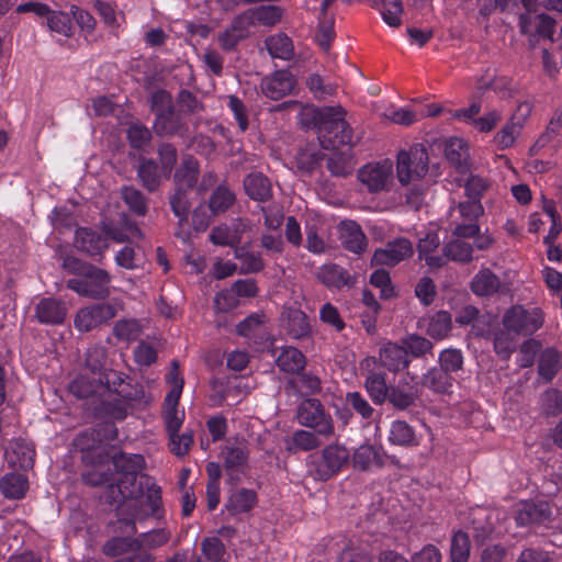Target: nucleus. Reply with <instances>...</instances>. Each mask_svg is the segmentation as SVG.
Segmentation results:
<instances>
[{
	"mask_svg": "<svg viewBox=\"0 0 562 562\" xmlns=\"http://www.w3.org/2000/svg\"><path fill=\"white\" fill-rule=\"evenodd\" d=\"M346 114L345 109L337 105L317 108L312 116L321 146L326 150H333L326 167L336 177H347L353 171L350 155L338 151L341 146L353 145V131L346 121Z\"/></svg>",
	"mask_w": 562,
	"mask_h": 562,
	"instance_id": "1",
	"label": "nucleus"
},
{
	"mask_svg": "<svg viewBox=\"0 0 562 562\" xmlns=\"http://www.w3.org/2000/svg\"><path fill=\"white\" fill-rule=\"evenodd\" d=\"M64 267L77 276L67 280V289L91 300H105L110 296L112 276L105 269L76 257H67Z\"/></svg>",
	"mask_w": 562,
	"mask_h": 562,
	"instance_id": "2",
	"label": "nucleus"
},
{
	"mask_svg": "<svg viewBox=\"0 0 562 562\" xmlns=\"http://www.w3.org/2000/svg\"><path fill=\"white\" fill-rule=\"evenodd\" d=\"M112 463L120 477L116 486L122 497H139L144 493V477L138 474L145 467V459L142 454L126 453L119 451L112 456Z\"/></svg>",
	"mask_w": 562,
	"mask_h": 562,
	"instance_id": "3",
	"label": "nucleus"
},
{
	"mask_svg": "<svg viewBox=\"0 0 562 562\" xmlns=\"http://www.w3.org/2000/svg\"><path fill=\"white\" fill-rule=\"evenodd\" d=\"M349 460L350 452L344 445L331 443L314 457L310 472L316 481L326 482L339 474Z\"/></svg>",
	"mask_w": 562,
	"mask_h": 562,
	"instance_id": "4",
	"label": "nucleus"
},
{
	"mask_svg": "<svg viewBox=\"0 0 562 562\" xmlns=\"http://www.w3.org/2000/svg\"><path fill=\"white\" fill-rule=\"evenodd\" d=\"M429 169V157L427 149L419 144L412 146L408 150H401L397 155V179L401 184L406 186L414 180L424 178Z\"/></svg>",
	"mask_w": 562,
	"mask_h": 562,
	"instance_id": "5",
	"label": "nucleus"
},
{
	"mask_svg": "<svg viewBox=\"0 0 562 562\" xmlns=\"http://www.w3.org/2000/svg\"><path fill=\"white\" fill-rule=\"evenodd\" d=\"M543 313L538 307L526 308L522 305L509 307L503 315L502 324L516 336H531L543 325Z\"/></svg>",
	"mask_w": 562,
	"mask_h": 562,
	"instance_id": "6",
	"label": "nucleus"
},
{
	"mask_svg": "<svg viewBox=\"0 0 562 562\" xmlns=\"http://www.w3.org/2000/svg\"><path fill=\"white\" fill-rule=\"evenodd\" d=\"M297 420L302 426L314 429L326 438L334 435V422L318 398H306L297 408Z\"/></svg>",
	"mask_w": 562,
	"mask_h": 562,
	"instance_id": "7",
	"label": "nucleus"
},
{
	"mask_svg": "<svg viewBox=\"0 0 562 562\" xmlns=\"http://www.w3.org/2000/svg\"><path fill=\"white\" fill-rule=\"evenodd\" d=\"M102 395L122 396L127 400H143L145 391L142 384L124 372L113 369L104 370L102 373Z\"/></svg>",
	"mask_w": 562,
	"mask_h": 562,
	"instance_id": "8",
	"label": "nucleus"
},
{
	"mask_svg": "<svg viewBox=\"0 0 562 562\" xmlns=\"http://www.w3.org/2000/svg\"><path fill=\"white\" fill-rule=\"evenodd\" d=\"M117 314L116 304L103 302L83 306L76 313L74 325L80 333H88L108 324Z\"/></svg>",
	"mask_w": 562,
	"mask_h": 562,
	"instance_id": "9",
	"label": "nucleus"
},
{
	"mask_svg": "<svg viewBox=\"0 0 562 562\" xmlns=\"http://www.w3.org/2000/svg\"><path fill=\"white\" fill-rule=\"evenodd\" d=\"M417 379L418 374L416 372L406 371V374L398 380L397 384H390L386 402L395 411H407L416 405L420 396Z\"/></svg>",
	"mask_w": 562,
	"mask_h": 562,
	"instance_id": "10",
	"label": "nucleus"
},
{
	"mask_svg": "<svg viewBox=\"0 0 562 562\" xmlns=\"http://www.w3.org/2000/svg\"><path fill=\"white\" fill-rule=\"evenodd\" d=\"M116 520L111 526L115 533L120 536L133 537L137 532L136 521H144L145 515L142 513V501L136 497H123L115 509Z\"/></svg>",
	"mask_w": 562,
	"mask_h": 562,
	"instance_id": "11",
	"label": "nucleus"
},
{
	"mask_svg": "<svg viewBox=\"0 0 562 562\" xmlns=\"http://www.w3.org/2000/svg\"><path fill=\"white\" fill-rule=\"evenodd\" d=\"M154 132L160 137L178 136L187 138L190 135L189 123L176 108L161 112L155 116Z\"/></svg>",
	"mask_w": 562,
	"mask_h": 562,
	"instance_id": "12",
	"label": "nucleus"
},
{
	"mask_svg": "<svg viewBox=\"0 0 562 562\" xmlns=\"http://www.w3.org/2000/svg\"><path fill=\"white\" fill-rule=\"evenodd\" d=\"M142 401L127 400L115 395H102L99 404L94 407V415L97 418L105 420L122 422L127 417L130 409Z\"/></svg>",
	"mask_w": 562,
	"mask_h": 562,
	"instance_id": "13",
	"label": "nucleus"
},
{
	"mask_svg": "<svg viewBox=\"0 0 562 562\" xmlns=\"http://www.w3.org/2000/svg\"><path fill=\"white\" fill-rule=\"evenodd\" d=\"M406 351L401 341L384 342L379 349L380 366L394 374L408 370L411 359Z\"/></svg>",
	"mask_w": 562,
	"mask_h": 562,
	"instance_id": "14",
	"label": "nucleus"
},
{
	"mask_svg": "<svg viewBox=\"0 0 562 562\" xmlns=\"http://www.w3.org/2000/svg\"><path fill=\"white\" fill-rule=\"evenodd\" d=\"M236 334L248 339L249 342L263 347L269 340L263 313H251L236 325Z\"/></svg>",
	"mask_w": 562,
	"mask_h": 562,
	"instance_id": "15",
	"label": "nucleus"
},
{
	"mask_svg": "<svg viewBox=\"0 0 562 562\" xmlns=\"http://www.w3.org/2000/svg\"><path fill=\"white\" fill-rule=\"evenodd\" d=\"M295 86V78L288 70H276L260 82L262 94L278 101L290 94Z\"/></svg>",
	"mask_w": 562,
	"mask_h": 562,
	"instance_id": "16",
	"label": "nucleus"
},
{
	"mask_svg": "<svg viewBox=\"0 0 562 562\" xmlns=\"http://www.w3.org/2000/svg\"><path fill=\"white\" fill-rule=\"evenodd\" d=\"M413 255V247L408 239L396 238L386 244L385 248L374 251L372 262L380 266L394 267Z\"/></svg>",
	"mask_w": 562,
	"mask_h": 562,
	"instance_id": "17",
	"label": "nucleus"
},
{
	"mask_svg": "<svg viewBox=\"0 0 562 562\" xmlns=\"http://www.w3.org/2000/svg\"><path fill=\"white\" fill-rule=\"evenodd\" d=\"M74 246L78 251L89 257H102L109 245L106 237L98 231L90 227H79L75 233Z\"/></svg>",
	"mask_w": 562,
	"mask_h": 562,
	"instance_id": "18",
	"label": "nucleus"
},
{
	"mask_svg": "<svg viewBox=\"0 0 562 562\" xmlns=\"http://www.w3.org/2000/svg\"><path fill=\"white\" fill-rule=\"evenodd\" d=\"M65 302L56 297H43L35 305V318L42 325H61L67 317Z\"/></svg>",
	"mask_w": 562,
	"mask_h": 562,
	"instance_id": "19",
	"label": "nucleus"
},
{
	"mask_svg": "<svg viewBox=\"0 0 562 562\" xmlns=\"http://www.w3.org/2000/svg\"><path fill=\"white\" fill-rule=\"evenodd\" d=\"M144 479V493L138 498L142 501V513L145 515V520L149 517L161 519L165 516L161 487L151 482L150 476Z\"/></svg>",
	"mask_w": 562,
	"mask_h": 562,
	"instance_id": "20",
	"label": "nucleus"
},
{
	"mask_svg": "<svg viewBox=\"0 0 562 562\" xmlns=\"http://www.w3.org/2000/svg\"><path fill=\"white\" fill-rule=\"evenodd\" d=\"M550 516L551 508L547 502L526 501L519 504L515 520L518 527H526L544 522Z\"/></svg>",
	"mask_w": 562,
	"mask_h": 562,
	"instance_id": "21",
	"label": "nucleus"
},
{
	"mask_svg": "<svg viewBox=\"0 0 562 562\" xmlns=\"http://www.w3.org/2000/svg\"><path fill=\"white\" fill-rule=\"evenodd\" d=\"M200 176V164L198 159L190 155H183L179 167L173 175L175 188L192 190Z\"/></svg>",
	"mask_w": 562,
	"mask_h": 562,
	"instance_id": "22",
	"label": "nucleus"
},
{
	"mask_svg": "<svg viewBox=\"0 0 562 562\" xmlns=\"http://www.w3.org/2000/svg\"><path fill=\"white\" fill-rule=\"evenodd\" d=\"M319 281L329 289L341 290L351 288L355 278L347 269L336 263L324 265L318 272Z\"/></svg>",
	"mask_w": 562,
	"mask_h": 562,
	"instance_id": "23",
	"label": "nucleus"
},
{
	"mask_svg": "<svg viewBox=\"0 0 562 562\" xmlns=\"http://www.w3.org/2000/svg\"><path fill=\"white\" fill-rule=\"evenodd\" d=\"M102 374L83 373L79 374L69 384V391L78 398H90L102 396Z\"/></svg>",
	"mask_w": 562,
	"mask_h": 562,
	"instance_id": "24",
	"label": "nucleus"
},
{
	"mask_svg": "<svg viewBox=\"0 0 562 562\" xmlns=\"http://www.w3.org/2000/svg\"><path fill=\"white\" fill-rule=\"evenodd\" d=\"M340 240L345 249L358 255L367 248V237L360 225L353 221L341 223Z\"/></svg>",
	"mask_w": 562,
	"mask_h": 562,
	"instance_id": "25",
	"label": "nucleus"
},
{
	"mask_svg": "<svg viewBox=\"0 0 562 562\" xmlns=\"http://www.w3.org/2000/svg\"><path fill=\"white\" fill-rule=\"evenodd\" d=\"M280 371L288 374H300L306 367L305 355L295 347H283L276 358Z\"/></svg>",
	"mask_w": 562,
	"mask_h": 562,
	"instance_id": "26",
	"label": "nucleus"
},
{
	"mask_svg": "<svg viewBox=\"0 0 562 562\" xmlns=\"http://www.w3.org/2000/svg\"><path fill=\"white\" fill-rule=\"evenodd\" d=\"M454 378L442 368L432 367L423 374L420 384L437 394H449L453 386Z\"/></svg>",
	"mask_w": 562,
	"mask_h": 562,
	"instance_id": "27",
	"label": "nucleus"
},
{
	"mask_svg": "<svg viewBox=\"0 0 562 562\" xmlns=\"http://www.w3.org/2000/svg\"><path fill=\"white\" fill-rule=\"evenodd\" d=\"M258 503V495L251 488L241 487L233 492L225 505L232 516L251 512Z\"/></svg>",
	"mask_w": 562,
	"mask_h": 562,
	"instance_id": "28",
	"label": "nucleus"
},
{
	"mask_svg": "<svg viewBox=\"0 0 562 562\" xmlns=\"http://www.w3.org/2000/svg\"><path fill=\"white\" fill-rule=\"evenodd\" d=\"M246 194L255 201L266 202L272 198L269 178L261 172H251L244 180Z\"/></svg>",
	"mask_w": 562,
	"mask_h": 562,
	"instance_id": "29",
	"label": "nucleus"
},
{
	"mask_svg": "<svg viewBox=\"0 0 562 562\" xmlns=\"http://www.w3.org/2000/svg\"><path fill=\"white\" fill-rule=\"evenodd\" d=\"M445 156L459 171L464 172L469 169L470 154L464 139L450 137L445 145Z\"/></svg>",
	"mask_w": 562,
	"mask_h": 562,
	"instance_id": "30",
	"label": "nucleus"
},
{
	"mask_svg": "<svg viewBox=\"0 0 562 562\" xmlns=\"http://www.w3.org/2000/svg\"><path fill=\"white\" fill-rule=\"evenodd\" d=\"M390 177V168L383 165H366L359 171L360 181L370 191L378 192L385 188Z\"/></svg>",
	"mask_w": 562,
	"mask_h": 562,
	"instance_id": "31",
	"label": "nucleus"
},
{
	"mask_svg": "<svg viewBox=\"0 0 562 562\" xmlns=\"http://www.w3.org/2000/svg\"><path fill=\"white\" fill-rule=\"evenodd\" d=\"M364 389L375 405H382L387 400L390 385L386 382V373L372 370L364 380Z\"/></svg>",
	"mask_w": 562,
	"mask_h": 562,
	"instance_id": "32",
	"label": "nucleus"
},
{
	"mask_svg": "<svg viewBox=\"0 0 562 562\" xmlns=\"http://www.w3.org/2000/svg\"><path fill=\"white\" fill-rule=\"evenodd\" d=\"M389 441L400 447H416L419 440L415 429L405 420L396 419L391 423Z\"/></svg>",
	"mask_w": 562,
	"mask_h": 562,
	"instance_id": "33",
	"label": "nucleus"
},
{
	"mask_svg": "<svg viewBox=\"0 0 562 562\" xmlns=\"http://www.w3.org/2000/svg\"><path fill=\"white\" fill-rule=\"evenodd\" d=\"M29 488V481L21 473H7L0 480V490L5 498L21 499Z\"/></svg>",
	"mask_w": 562,
	"mask_h": 562,
	"instance_id": "34",
	"label": "nucleus"
},
{
	"mask_svg": "<svg viewBox=\"0 0 562 562\" xmlns=\"http://www.w3.org/2000/svg\"><path fill=\"white\" fill-rule=\"evenodd\" d=\"M265 46L272 58L290 60L294 55L293 42L285 33L268 36Z\"/></svg>",
	"mask_w": 562,
	"mask_h": 562,
	"instance_id": "35",
	"label": "nucleus"
},
{
	"mask_svg": "<svg viewBox=\"0 0 562 562\" xmlns=\"http://www.w3.org/2000/svg\"><path fill=\"white\" fill-rule=\"evenodd\" d=\"M353 465L359 470L370 471L383 468L384 460L380 451L373 446L363 445L353 453Z\"/></svg>",
	"mask_w": 562,
	"mask_h": 562,
	"instance_id": "36",
	"label": "nucleus"
},
{
	"mask_svg": "<svg viewBox=\"0 0 562 562\" xmlns=\"http://www.w3.org/2000/svg\"><path fill=\"white\" fill-rule=\"evenodd\" d=\"M169 204L172 213L178 218V225L181 231L188 226L191 202L189 190L175 188L173 194L169 198Z\"/></svg>",
	"mask_w": 562,
	"mask_h": 562,
	"instance_id": "37",
	"label": "nucleus"
},
{
	"mask_svg": "<svg viewBox=\"0 0 562 562\" xmlns=\"http://www.w3.org/2000/svg\"><path fill=\"white\" fill-rule=\"evenodd\" d=\"M499 278L490 269H481L472 279L471 290L480 296H488L498 292Z\"/></svg>",
	"mask_w": 562,
	"mask_h": 562,
	"instance_id": "38",
	"label": "nucleus"
},
{
	"mask_svg": "<svg viewBox=\"0 0 562 562\" xmlns=\"http://www.w3.org/2000/svg\"><path fill=\"white\" fill-rule=\"evenodd\" d=\"M136 537L115 536L108 539L102 547V552L110 558L125 555L131 551H137Z\"/></svg>",
	"mask_w": 562,
	"mask_h": 562,
	"instance_id": "39",
	"label": "nucleus"
},
{
	"mask_svg": "<svg viewBox=\"0 0 562 562\" xmlns=\"http://www.w3.org/2000/svg\"><path fill=\"white\" fill-rule=\"evenodd\" d=\"M401 344L407 350L408 359H419L424 358L427 355H432L434 344L417 334H408L403 337Z\"/></svg>",
	"mask_w": 562,
	"mask_h": 562,
	"instance_id": "40",
	"label": "nucleus"
},
{
	"mask_svg": "<svg viewBox=\"0 0 562 562\" xmlns=\"http://www.w3.org/2000/svg\"><path fill=\"white\" fill-rule=\"evenodd\" d=\"M286 329L289 335L294 339L308 337L312 331L307 315L299 308L288 312Z\"/></svg>",
	"mask_w": 562,
	"mask_h": 562,
	"instance_id": "41",
	"label": "nucleus"
},
{
	"mask_svg": "<svg viewBox=\"0 0 562 562\" xmlns=\"http://www.w3.org/2000/svg\"><path fill=\"white\" fill-rule=\"evenodd\" d=\"M560 356L553 348L544 349L539 357L538 374L546 381L551 382L560 370Z\"/></svg>",
	"mask_w": 562,
	"mask_h": 562,
	"instance_id": "42",
	"label": "nucleus"
},
{
	"mask_svg": "<svg viewBox=\"0 0 562 562\" xmlns=\"http://www.w3.org/2000/svg\"><path fill=\"white\" fill-rule=\"evenodd\" d=\"M471 551V541L469 535L463 530L453 532L450 541V562H468Z\"/></svg>",
	"mask_w": 562,
	"mask_h": 562,
	"instance_id": "43",
	"label": "nucleus"
},
{
	"mask_svg": "<svg viewBox=\"0 0 562 562\" xmlns=\"http://www.w3.org/2000/svg\"><path fill=\"white\" fill-rule=\"evenodd\" d=\"M171 531L167 528L151 529L147 532L139 533L137 539L138 550H154L158 549L169 542Z\"/></svg>",
	"mask_w": 562,
	"mask_h": 562,
	"instance_id": "44",
	"label": "nucleus"
},
{
	"mask_svg": "<svg viewBox=\"0 0 562 562\" xmlns=\"http://www.w3.org/2000/svg\"><path fill=\"white\" fill-rule=\"evenodd\" d=\"M236 201L235 193L226 186H218L209 200V209L213 215L225 213Z\"/></svg>",
	"mask_w": 562,
	"mask_h": 562,
	"instance_id": "45",
	"label": "nucleus"
},
{
	"mask_svg": "<svg viewBox=\"0 0 562 562\" xmlns=\"http://www.w3.org/2000/svg\"><path fill=\"white\" fill-rule=\"evenodd\" d=\"M443 251L452 261L467 263L473 259V245L456 237L443 246Z\"/></svg>",
	"mask_w": 562,
	"mask_h": 562,
	"instance_id": "46",
	"label": "nucleus"
},
{
	"mask_svg": "<svg viewBox=\"0 0 562 562\" xmlns=\"http://www.w3.org/2000/svg\"><path fill=\"white\" fill-rule=\"evenodd\" d=\"M235 258L240 262L244 273H258L265 268V262L259 252L249 250L246 246L235 248Z\"/></svg>",
	"mask_w": 562,
	"mask_h": 562,
	"instance_id": "47",
	"label": "nucleus"
},
{
	"mask_svg": "<svg viewBox=\"0 0 562 562\" xmlns=\"http://www.w3.org/2000/svg\"><path fill=\"white\" fill-rule=\"evenodd\" d=\"M137 176L149 192L156 191L160 186L159 166L154 159L143 160L139 164Z\"/></svg>",
	"mask_w": 562,
	"mask_h": 562,
	"instance_id": "48",
	"label": "nucleus"
},
{
	"mask_svg": "<svg viewBox=\"0 0 562 562\" xmlns=\"http://www.w3.org/2000/svg\"><path fill=\"white\" fill-rule=\"evenodd\" d=\"M452 329V318L449 312L439 311L435 313L428 323V335L437 340H441L448 336Z\"/></svg>",
	"mask_w": 562,
	"mask_h": 562,
	"instance_id": "49",
	"label": "nucleus"
},
{
	"mask_svg": "<svg viewBox=\"0 0 562 562\" xmlns=\"http://www.w3.org/2000/svg\"><path fill=\"white\" fill-rule=\"evenodd\" d=\"M178 405L179 401H175V403H172L168 401V397H165L162 419L167 435L171 432H179L184 422V411H180Z\"/></svg>",
	"mask_w": 562,
	"mask_h": 562,
	"instance_id": "50",
	"label": "nucleus"
},
{
	"mask_svg": "<svg viewBox=\"0 0 562 562\" xmlns=\"http://www.w3.org/2000/svg\"><path fill=\"white\" fill-rule=\"evenodd\" d=\"M249 450L247 446L226 447L224 450V467L227 472L239 471L248 462Z\"/></svg>",
	"mask_w": 562,
	"mask_h": 562,
	"instance_id": "51",
	"label": "nucleus"
},
{
	"mask_svg": "<svg viewBox=\"0 0 562 562\" xmlns=\"http://www.w3.org/2000/svg\"><path fill=\"white\" fill-rule=\"evenodd\" d=\"M249 10L252 15L254 23H258L263 26H274L283 16V9L274 4L260 5Z\"/></svg>",
	"mask_w": 562,
	"mask_h": 562,
	"instance_id": "52",
	"label": "nucleus"
},
{
	"mask_svg": "<svg viewBox=\"0 0 562 562\" xmlns=\"http://www.w3.org/2000/svg\"><path fill=\"white\" fill-rule=\"evenodd\" d=\"M383 21L391 27L402 24L403 3L401 0H380L376 4Z\"/></svg>",
	"mask_w": 562,
	"mask_h": 562,
	"instance_id": "53",
	"label": "nucleus"
},
{
	"mask_svg": "<svg viewBox=\"0 0 562 562\" xmlns=\"http://www.w3.org/2000/svg\"><path fill=\"white\" fill-rule=\"evenodd\" d=\"M46 18L47 26L52 32L58 33L65 37H71L74 35V25L68 13L50 9V13L47 14Z\"/></svg>",
	"mask_w": 562,
	"mask_h": 562,
	"instance_id": "54",
	"label": "nucleus"
},
{
	"mask_svg": "<svg viewBox=\"0 0 562 562\" xmlns=\"http://www.w3.org/2000/svg\"><path fill=\"white\" fill-rule=\"evenodd\" d=\"M122 199L133 214L144 216L147 213L148 202L139 190L133 187H124Z\"/></svg>",
	"mask_w": 562,
	"mask_h": 562,
	"instance_id": "55",
	"label": "nucleus"
},
{
	"mask_svg": "<svg viewBox=\"0 0 562 562\" xmlns=\"http://www.w3.org/2000/svg\"><path fill=\"white\" fill-rule=\"evenodd\" d=\"M562 131V108H557L546 127V131L538 137L535 147L542 148L550 144Z\"/></svg>",
	"mask_w": 562,
	"mask_h": 562,
	"instance_id": "56",
	"label": "nucleus"
},
{
	"mask_svg": "<svg viewBox=\"0 0 562 562\" xmlns=\"http://www.w3.org/2000/svg\"><path fill=\"white\" fill-rule=\"evenodd\" d=\"M345 401L348 408L360 415L363 419L369 420L373 417L374 408L360 392H348Z\"/></svg>",
	"mask_w": 562,
	"mask_h": 562,
	"instance_id": "57",
	"label": "nucleus"
},
{
	"mask_svg": "<svg viewBox=\"0 0 562 562\" xmlns=\"http://www.w3.org/2000/svg\"><path fill=\"white\" fill-rule=\"evenodd\" d=\"M494 351L502 359H508L515 350V339L513 331H508L505 327L497 329L493 338Z\"/></svg>",
	"mask_w": 562,
	"mask_h": 562,
	"instance_id": "58",
	"label": "nucleus"
},
{
	"mask_svg": "<svg viewBox=\"0 0 562 562\" xmlns=\"http://www.w3.org/2000/svg\"><path fill=\"white\" fill-rule=\"evenodd\" d=\"M210 240L217 246L238 247L240 236L237 229L232 231L227 225H220L212 228Z\"/></svg>",
	"mask_w": 562,
	"mask_h": 562,
	"instance_id": "59",
	"label": "nucleus"
},
{
	"mask_svg": "<svg viewBox=\"0 0 562 562\" xmlns=\"http://www.w3.org/2000/svg\"><path fill=\"white\" fill-rule=\"evenodd\" d=\"M140 326L136 319H120L113 327V335L122 341H135L140 335Z\"/></svg>",
	"mask_w": 562,
	"mask_h": 562,
	"instance_id": "60",
	"label": "nucleus"
},
{
	"mask_svg": "<svg viewBox=\"0 0 562 562\" xmlns=\"http://www.w3.org/2000/svg\"><path fill=\"white\" fill-rule=\"evenodd\" d=\"M168 438L170 452L178 457L186 456L193 445L192 430H186L181 435L179 432H171L168 434Z\"/></svg>",
	"mask_w": 562,
	"mask_h": 562,
	"instance_id": "61",
	"label": "nucleus"
},
{
	"mask_svg": "<svg viewBox=\"0 0 562 562\" xmlns=\"http://www.w3.org/2000/svg\"><path fill=\"white\" fill-rule=\"evenodd\" d=\"M439 367L450 373L459 372L463 368V355L459 349H445L440 352Z\"/></svg>",
	"mask_w": 562,
	"mask_h": 562,
	"instance_id": "62",
	"label": "nucleus"
},
{
	"mask_svg": "<svg viewBox=\"0 0 562 562\" xmlns=\"http://www.w3.org/2000/svg\"><path fill=\"white\" fill-rule=\"evenodd\" d=\"M176 102L182 115H192L203 110V104L196 95L187 89L179 91Z\"/></svg>",
	"mask_w": 562,
	"mask_h": 562,
	"instance_id": "63",
	"label": "nucleus"
},
{
	"mask_svg": "<svg viewBox=\"0 0 562 562\" xmlns=\"http://www.w3.org/2000/svg\"><path fill=\"white\" fill-rule=\"evenodd\" d=\"M157 154L164 176L169 177L178 159L177 148L170 143H161L158 145Z\"/></svg>",
	"mask_w": 562,
	"mask_h": 562,
	"instance_id": "64",
	"label": "nucleus"
}]
</instances>
